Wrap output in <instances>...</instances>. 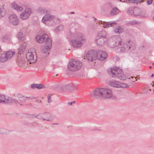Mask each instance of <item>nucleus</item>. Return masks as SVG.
Listing matches in <instances>:
<instances>
[{
    "mask_svg": "<svg viewBox=\"0 0 154 154\" xmlns=\"http://www.w3.org/2000/svg\"><path fill=\"white\" fill-rule=\"evenodd\" d=\"M120 11L116 8H114L111 11L110 14L112 15H115L119 13Z\"/></svg>",
    "mask_w": 154,
    "mask_h": 154,
    "instance_id": "obj_27",
    "label": "nucleus"
},
{
    "mask_svg": "<svg viewBox=\"0 0 154 154\" xmlns=\"http://www.w3.org/2000/svg\"><path fill=\"white\" fill-rule=\"evenodd\" d=\"M55 17L54 15L51 14H45L42 18V22L48 26H51V24L49 23V22H51V21L54 19Z\"/></svg>",
    "mask_w": 154,
    "mask_h": 154,
    "instance_id": "obj_12",
    "label": "nucleus"
},
{
    "mask_svg": "<svg viewBox=\"0 0 154 154\" xmlns=\"http://www.w3.org/2000/svg\"><path fill=\"white\" fill-rule=\"evenodd\" d=\"M82 66L81 62L79 60L71 59L68 64L67 68L71 71L79 70Z\"/></svg>",
    "mask_w": 154,
    "mask_h": 154,
    "instance_id": "obj_6",
    "label": "nucleus"
},
{
    "mask_svg": "<svg viewBox=\"0 0 154 154\" xmlns=\"http://www.w3.org/2000/svg\"><path fill=\"white\" fill-rule=\"evenodd\" d=\"M63 26L62 25H60L57 26L55 29V31L56 32H58L63 29Z\"/></svg>",
    "mask_w": 154,
    "mask_h": 154,
    "instance_id": "obj_32",
    "label": "nucleus"
},
{
    "mask_svg": "<svg viewBox=\"0 0 154 154\" xmlns=\"http://www.w3.org/2000/svg\"><path fill=\"white\" fill-rule=\"evenodd\" d=\"M17 99H12V98L9 97H5V100L3 102V103H10L12 102H14L15 103H17Z\"/></svg>",
    "mask_w": 154,
    "mask_h": 154,
    "instance_id": "obj_20",
    "label": "nucleus"
},
{
    "mask_svg": "<svg viewBox=\"0 0 154 154\" xmlns=\"http://www.w3.org/2000/svg\"><path fill=\"white\" fill-rule=\"evenodd\" d=\"M26 45L27 43L26 42H23L21 43V46L19 49L18 52L19 54H21L23 53L25 50Z\"/></svg>",
    "mask_w": 154,
    "mask_h": 154,
    "instance_id": "obj_22",
    "label": "nucleus"
},
{
    "mask_svg": "<svg viewBox=\"0 0 154 154\" xmlns=\"http://www.w3.org/2000/svg\"><path fill=\"white\" fill-rule=\"evenodd\" d=\"M152 0H149L147 1V3L148 5H149L152 4Z\"/></svg>",
    "mask_w": 154,
    "mask_h": 154,
    "instance_id": "obj_45",
    "label": "nucleus"
},
{
    "mask_svg": "<svg viewBox=\"0 0 154 154\" xmlns=\"http://www.w3.org/2000/svg\"><path fill=\"white\" fill-rule=\"evenodd\" d=\"M7 57L4 53H2L0 57V61L2 62L6 61L8 60Z\"/></svg>",
    "mask_w": 154,
    "mask_h": 154,
    "instance_id": "obj_28",
    "label": "nucleus"
},
{
    "mask_svg": "<svg viewBox=\"0 0 154 154\" xmlns=\"http://www.w3.org/2000/svg\"><path fill=\"white\" fill-rule=\"evenodd\" d=\"M6 14L5 10L2 7H0V18L3 17Z\"/></svg>",
    "mask_w": 154,
    "mask_h": 154,
    "instance_id": "obj_29",
    "label": "nucleus"
},
{
    "mask_svg": "<svg viewBox=\"0 0 154 154\" xmlns=\"http://www.w3.org/2000/svg\"><path fill=\"white\" fill-rule=\"evenodd\" d=\"M130 3L134 4H137L138 3H140L142 2V0H128Z\"/></svg>",
    "mask_w": 154,
    "mask_h": 154,
    "instance_id": "obj_35",
    "label": "nucleus"
},
{
    "mask_svg": "<svg viewBox=\"0 0 154 154\" xmlns=\"http://www.w3.org/2000/svg\"><path fill=\"white\" fill-rule=\"evenodd\" d=\"M3 40L5 41L7 40H9L10 38V36L9 35H6L4 36H3Z\"/></svg>",
    "mask_w": 154,
    "mask_h": 154,
    "instance_id": "obj_38",
    "label": "nucleus"
},
{
    "mask_svg": "<svg viewBox=\"0 0 154 154\" xmlns=\"http://www.w3.org/2000/svg\"><path fill=\"white\" fill-rule=\"evenodd\" d=\"M32 117H36L39 119L43 120V116H42V114H40L37 115L36 116H33Z\"/></svg>",
    "mask_w": 154,
    "mask_h": 154,
    "instance_id": "obj_37",
    "label": "nucleus"
},
{
    "mask_svg": "<svg viewBox=\"0 0 154 154\" xmlns=\"http://www.w3.org/2000/svg\"><path fill=\"white\" fill-rule=\"evenodd\" d=\"M9 22L14 26H17L19 23V18L15 14L10 15L9 17Z\"/></svg>",
    "mask_w": 154,
    "mask_h": 154,
    "instance_id": "obj_14",
    "label": "nucleus"
},
{
    "mask_svg": "<svg viewBox=\"0 0 154 154\" xmlns=\"http://www.w3.org/2000/svg\"><path fill=\"white\" fill-rule=\"evenodd\" d=\"M154 76V74H152L151 75V77H152Z\"/></svg>",
    "mask_w": 154,
    "mask_h": 154,
    "instance_id": "obj_47",
    "label": "nucleus"
},
{
    "mask_svg": "<svg viewBox=\"0 0 154 154\" xmlns=\"http://www.w3.org/2000/svg\"><path fill=\"white\" fill-rule=\"evenodd\" d=\"M127 13L129 14H132L135 16H140L144 17L145 13L144 11H142L140 9L137 8H130L128 10Z\"/></svg>",
    "mask_w": 154,
    "mask_h": 154,
    "instance_id": "obj_8",
    "label": "nucleus"
},
{
    "mask_svg": "<svg viewBox=\"0 0 154 154\" xmlns=\"http://www.w3.org/2000/svg\"><path fill=\"white\" fill-rule=\"evenodd\" d=\"M27 98V97H25L23 96H22L18 97L17 98H16L18 101L17 103L18 102V101L21 102L23 101L24 100H25V98Z\"/></svg>",
    "mask_w": 154,
    "mask_h": 154,
    "instance_id": "obj_34",
    "label": "nucleus"
},
{
    "mask_svg": "<svg viewBox=\"0 0 154 154\" xmlns=\"http://www.w3.org/2000/svg\"><path fill=\"white\" fill-rule=\"evenodd\" d=\"M129 23L131 25H134L137 24V22L135 20H132L129 21Z\"/></svg>",
    "mask_w": 154,
    "mask_h": 154,
    "instance_id": "obj_41",
    "label": "nucleus"
},
{
    "mask_svg": "<svg viewBox=\"0 0 154 154\" xmlns=\"http://www.w3.org/2000/svg\"><path fill=\"white\" fill-rule=\"evenodd\" d=\"M149 67L150 68H151V66H149Z\"/></svg>",
    "mask_w": 154,
    "mask_h": 154,
    "instance_id": "obj_50",
    "label": "nucleus"
},
{
    "mask_svg": "<svg viewBox=\"0 0 154 154\" xmlns=\"http://www.w3.org/2000/svg\"><path fill=\"white\" fill-rule=\"evenodd\" d=\"M11 7L12 8L17 11H21L23 10V8L15 2L11 3Z\"/></svg>",
    "mask_w": 154,
    "mask_h": 154,
    "instance_id": "obj_19",
    "label": "nucleus"
},
{
    "mask_svg": "<svg viewBox=\"0 0 154 154\" xmlns=\"http://www.w3.org/2000/svg\"><path fill=\"white\" fill-rule=\"evenodd\" d=\"M75 101H73L72 102H68V105H72L73 103H75Z\"/></svg>",
    "mask_w": 154,
    "mask_h": 154,
    "instance_id": "obj_46",
    "label": "nucleus"
},
{
    "mask_svg": "<svg viewBox=\"0 0 154 154\" xmlns=\"http://www.w3.org/2000/svg\"><path fill=\"white\" fill-rule=\"evenodd\" d=\"M36 84H33L31 85V87L32 88H36Z\"/></svg>",
    "mask_w": 154,
    "mask_h": 154,
    "instance_id": "obj_44",
    "label": "nucleus"
},
{
    "mask_svg": "<svg viewBox=\"0 0 154 154\" xmlns=\"http://www.w3.org/2000/svg\"><path fill=\"white\" fill-rule=\"evenodd\" d=\"M32 12V9L29 8H26L25 10L21 13L20 15V18L22 20H24L27 19L30 16Z\"/></svg>",
    "mask_w": 154,
    "mask_h": 154,
    "instance_id": "obj_11",
    "label": "nucleus"
},
{
    "mask_svg": "<svg viewBox=\"0 0 154 154\" xmlns=\"http://www.w3.org/2000/svg\"><path fill=\"white\" fill-rule=\"evenodd\" d=\"M108 74L113 78H117L119 79L124 80L126 79H130L129 76L122 74V70L117 67L110 68L108 70Z\"/></svg>",
    "mask_w": 154,
    "mask_h": 154,
    "instance_id": "obj_4",
    "label": "nucleus"
},
{
    "mask_svg": "<svg viewBox=\"0 0 154 154\" xmlns=\"http://www.w3.org/2000/svg\"><path fill=\"white\" fill-rule=\"evenodd\" d=\"M106 36V33L105 31H102L97 35L95 41L98 45L102 46L106 43L108 44V39L107 38Z\"/></svg>",
    "mask_w": 154,
    "mask_h": 154,
    "instance_id": "obj_5",
    "label": "nucleus"
},
{
    "mask_svg": "<svg viewBox=\"0 0 154 154\" xmlns=\"http://www.w3.org/2000/svg\"><path fill=\"white\" fill-rule=\"evenodd\" d=\"M45 42L44 46L45 47V50H49L51 47L52 43L51 39H48Z\"/></svg>",
    "mask_w": 154,
    "mask_h": 154,
    "instance_id": "obj_23",
    "label": "nucleus"
},
{
    "mask_svg": "<svg viewBox=\"0 0 154 154\" xmlns=\"http://www.w3.org/2000/svg\"><path fill=\"white\" fill-rule=\"evenodd\" d=\"M67 85V88H68L69 91L70 90H75L77 89L75 85L72 84H69Z\"/></svg>",
    "mask_w": 154,
    "mask_h": 154,
    "instance_id": "obj_30",
    "label": "nucleus"
},
{
    "mask_svg": "<svg viewBox=\"0 0 154 154\" xmlns=\"http://www.w3.org/2000/svg\"><path fill=\"white\" fill-rule=\"evenodd\" d=\"M18 62L17 64L20 67L25 68L27 65V64L26 63L23 59H22L20 60L18 59Z\"/></svg>",
    "mask_w": 154,
    "mask_h": 154,
    "instance_id": "obj_21",
    "label": "nucleus"
},
{
    "mask_svg": "<svg viewBox=\"0 0 154 154\" xmlns=\"http://www.w3.org/2000/svg\"><path fill=\"white\" fill-rule=\"evenodd\" d=\"M61 89L64 91H69L68 88H67V85H64L62 86L61 88Z\"/></svg>",
    "mask_w": 154,
    "mask_h": 154,
    "instance_id": "obj_33",
    "label": "nucleus"
},
{
    "mask_svg": "<svg viewBox=\"0 0 154 154\" xmlns=\"http://www.w3.org/2000/svg\"><path fill=\"white\" fill-rule=\"evenodd\" d=\"M45 47L44 48H41V50L42 53H46L48 52V50H45Z\"/></svg>",
    "mask_w": 154,
    "mask_h": 154,
    "instance_id": "obj_42",
    "label": "nucleus"
},
{
    "mask_svg": "<svg viewBox=\"0 0 154 154\" xmlns=\"http://www.w3.org/2000/svg\"><path fill=\"white\" fill-rule=\"evenodd\" d=\"M7 58L9 60L14 55L15 53L14 51H8L4 53Z\"/></svg>",
    "mask_w": 154,
    "mask_h": 154,
    "instance_id": "obj_24",
    "label": "nucleus"
},
{
    "mask_svg": "<svg viewBox=\"0 0 154 154\" xmlns=\"http://www.w3.org/2000/svg\"><path fill=\"white\" fill-rule=\"evenodd\" d=\"M109 85L112 87L117 88H125L128 87V85L126 84L123 83H120L119 82L112 80L109 81Z\"/></svg>",
    "mask_w": 154,
    "mask_h": 154,
    "instance_id": "obj_10",
    "label": "nucleus"
},
{
    "mask_svg": "<svg viewBox=\"0 0 154 154\" xmlns=\"http://www.w3.org/2000/svg\"><path fill=\"white\" fill-rule=\"evenodd\" d=\"M97 51L91 50L88 51L86 54V58L87 60L90 62L93 61L97 59Z\"/></svg>",
    "mask_w": 154,
    "mask_h": 154,
    "instance_id": "obj_9",
    "label": "nucleus"
},
{
    "mask_svg": "<svg viewBox=\"0 0 154 154\" xmlns=\"http://www.w3.org/2000/svg\"><path fill=\"white\" fill-rule=\"evenodd\" d=\"M26 58L29 63H34L36 62L37 56L34 48H32L28 50L26 54Z\"/></svg>",
    "mask_w": 154,
    "mask_h": 154,
    "instance_id": "obj_7",
    "label": "nucleus"
},
{
    "mask_svg": "<svg viewBox=\"0 0 154 154\" xmlns=\"http://www.w3.org/2000/svg\"><path fill=\"white\" fill-rule=\"evenodd\" d=\"M71 13H72V14H74V13L73 12H71Z\"/></svg>",
    "mask_w": 154,
    "mask_h": 154,
    "instance_id": "obj_48",
    "label": "nucleus"
},
{
    "mask_svg": "<svg viewBox=\"0 0 154 154\" xmlns=\"http://www.w3.org/2000/svg\"><path fill=\"white\" fill-rule=\"evenodd\" d=\"M102 24L104 28H109L110 27H113L116 25V23L115 21L106 22L100 21V24Z\"/></svg>",
    "mask_w": 154,
    "mask_h": 154,
    "instance_id": "obj_15",
    "label": "nucleus"
},
{
    "mask_svg": "<svg viewBox=\"0 0 154 154\" xmlns=\"http://www.w3.org/2000/svg\"><path fill=\"white\" fill-rule=\"evenodd\" d=\"M36 88L38 89H41L42 88H43L44 85L42 84H36Z\"/></svg>",
    "mask_w": 154,
    "mask_h": 154,
    "instance_id": "obj_40",
    "label": "nucleus"
},
{
    "mask_svg": "<svg viewBox=\"0 0 154 154\" xmlns=\"http://www.w3.org/2000/svg\"><path fill=\"white\" fill-rule=\"evenodd\" d=\"M153 4L154 6V0H153Z\"/></svg>",
    "mask_w": 154,
    "mask_h": 154,
    "instance_id": "obj_49",
    "label": "nucleus"
},
{
    "mask_svg": "<svg viewBox=\"0 0 154 154\" xmlns=\"http://www.w3.org/2000/svg\"><path fill=\"white\" fill-rule=\"evenodd\" d=\"M48 39H50V38L48 37V35L45 33H44L42 35H38L35 37L36 41L40 43L45 42Z\"/></svg>",
    "mask_w": 154,
    "mask_h": 154,
    "instance_id": "obj_13",
    "label": "nucleus"
},
{
    "mask_svg": "<svg viewBox=\"0 0 154 154\" xmlns=\"http://www.w3.org/2000/svg\"><path fill=\"white\" fill-rule=\"evenodd\" d=\"M125 44H126L128 45V49L126 50H128V49H130L131 48V46H132L133 42L132 41L128 40L126 43H125Z\"/></svg>",
    "mask_w": 154,
    "mask_h": 154,
    "instance_id": "obj_31",
    "label": "nucleus"
},
{
    "mask_svg": "<svg viewBox=\"0 0 154 154\" xmlns=\"http://www.w3.org/2000/svg\"><path fill=\"white\" fill-rule=\"evenodd\" d=\"M43 120L51 121L54 119V117L49 113H45L42 114Z\"/></svg>",
    "mask_w": 154,
    "mask_h": 154,
    "instance_id": "obj_17",
    "label": "nucleus"
},
{
    "mask_svg": "<svg viewBox=\"0 0 154 154\" xmlns=\"http://www.w3.org/2000/svg\"><path fill=\"white\" fill-rule=\"evenodd\" d=\"M123 31V29L120 26H117L114 30V32L116 34L122 33Z\"/></svg>",
    "mask_w": 154,
    "mask_h": 154,
    "instance_id": "obj_25",
    "label": "nucleus"
},
{
    "mask_svg": "<svg viewBox=\"0 0 154 154\" xmlns=\"http://www.w3.org/2000/svg\"><path fill=\"white\" fill-rule=\"evenodd\" d=\"M37 12L41 14H45L49 13L50 12V11L47 8L43 7H39L37 9Z\"/></svg>",
    "mask_w": 154,
    "mask_h": 154,
    "instance_id": "obj_18",
    "label": "nucleus"
},
{
    "mask_svg": "<svg viewBox=\"0 0 154 154\" xmlns=\"http://www.w3.org/2000/svg\"><path fill=\"white\" fill-rule=\"evenodd\" d=\"M131 78H133V77H131Z\"/></svg>",
    "mask_w": 154,
    "mask_h": 154,
    "instance_id": "obj_51",
    "label": "nucleus"
},
{
    "mask_svg": "<svg viewBox=\"0 0 154 154\" xmlns=\"http://www.w3.org/2000/svg\"><path fill=\"white\" fill-rule=\"evenodd\" d=\"M51 98V95H48V102L49 103H50L51 102V101L50 99Z\"/></svg>",
    "mask_w": 154,
    "mask_h": 154,
    "instance_id": "obj_43",
    "label": "nucleus"
},
{
    "mask_svg": "<svg viewBox=\"0 0 154 154\" xmlns=\"http://www.w3.org/2000/svg\"><path fill=\"white\" fill-rule=\"evenodd\" d=\"M97 59L100 60H103L106 59L107 57V54L106 53L101 50H97Z\"/></svg>",
    "mask_w": 154,
    "mask_h": 154,
    "instance_id": "obj_16",
    "label": "nucleus"
},
{
    "mask_svg": "<svg viewBox=\"0 0 154 154\" xmlns=\"http://www.w3.org/2000/svg\"><path fill=\"white\" fill-rule=\"evenodd\" d=\"M108 45L111 48L117 49L120 48L122 52H125L128 49V45L125 44L119 36H113L108 38Z\"/></svg>",
    "mask_w": 154,
    "mask_h": 154,
    "instance_id": "obj_1",
    "label": "nucleus"
},
{
    "mask_svg": "<svg viewBox=\"0 0 154 154\" xmlns=\"http://www.w3.org/2000/svg\"><path fill=\"white\" fill-rule=\"evenodd\" d=\"M69 38L71 39L72 46L74 48L81 47L84 40L83 35L80 33L73 32L72 30H70Z\"/></svg>",
    "mask_w": 154,
    "mask_h": 154,
    "instance_id": "obj_3",
    "label": "nucleus"
},
{
    "mask_svg": "<svg viewBox=\"0 0 154 154\" xmlns=\"http://www.w3.org/2000/svg\"><path fill=\"white\" fill-rule=\"evenodd\" d=\"M153 91H154V89L153 90Z\"/></svg>",
    "mask_w": 154,
    "mask_h": 154,
    "instance_id": "obj_52",
    "label": "nucleus"
},
{
    "mask_svg": "<svg viewBox=\"0 0 154 154\" xmlns=\"http://www.w3.org/2000/svg\"><path fill=\"white\" fill-rule=\"evenodd\" d=\"M5 100V96L2 94H0V103H3Z\"/></svg>",
    "mask_w": 154,
    "mask_h": 154,
    "instance_id": "obj_39",
    "label": "nucleus"
},
{
    "mask_svg": "<svg viewBox=\"0 0 154 154\" xmlns=\"http://www.w3.org/2000/svg\"><path fill=\"white\" fill-rule=\"evenodd\" d=\"M9 131L5 129H0V134H7L9 133Z\"/></svg>",
    "mask_w": 154,
    "mask_h": 154,
    "instance_id": "obj_36",
    "label": "nucleus"
},
{
    "mask_svg": "<svg viewBox=\"0 0 154 154\" xmlns=\"http://www.w3.org/2000/svg\"><path fill=\"white\" fill-rule=\"evenodd\" d=\"M17 38L21 41L24 40L26 38V35L22 32H19L17 34Z\"/></svg>",
    "mask_w": 154,
    "mask_h": 154,
    "instance_id": "obj_26",
    "label": "nucleus"
},
{
    "mask_svg": "<svg viewBox=\"0 0 154 154\" xmlns=\"http://www.w3.org/2000/svg\"><path fill=\"white\" fill-rule=\"evenodd\" d=\"M112 96V90L107 88H97L92 91L91 94V97L96 98L110 99Z\"/></svg>",
    "mask_w": 154,
    "mask_h": 154,
    "instance_id": "obj_2",
    "label": "nucleus"
}]
</instances>
